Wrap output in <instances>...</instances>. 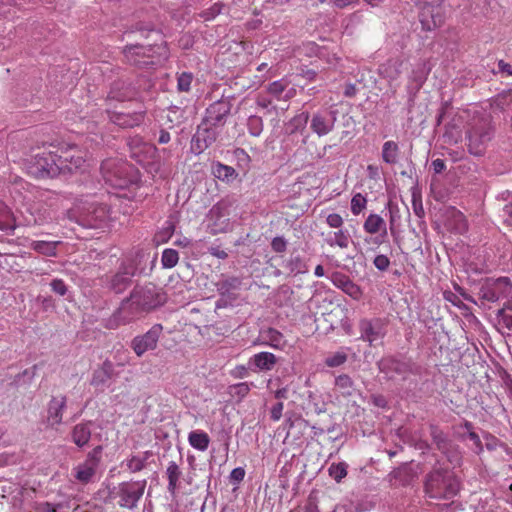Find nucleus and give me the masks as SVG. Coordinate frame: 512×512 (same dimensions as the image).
<instances>
[{"mask_svg": "<svg viewBox=\"0 0 512 512\" xmlns=\"http://www.w3.org/2000/svg\"><path fill=\"white\" fill-rule=\"evenodd\" d=\"M166 294L162 288L148 283L143 286H136L132 290L130 297L121 303V306L115 311L109 319L107 327L116 329L121 325L132 322L140 313H148L165 304Z\"/></svg>", "mask_w": 512, "mask_h": 512, "instance_id": "obj_1", "label": "nucleus"}, {"mask_svg": "<svg viewBox=\"0 0 512 512\" xmlns=\"http://www.w3.org/2000/svg\"><path fill=\"white\" fill-rule=\"evenodd\" d=\"M101 172L106 184L115 189H136L139 187L138 170L119 158H109L102 162Z\"/></svg>", "mask_w": 512, "mask_h": 512, "instance_id": "obj_2", "label": "nucleus"}, {"mask_svg": "<svg viewBox=\"0 0 512 512\" xmlns=\"http://www.w3.org/2000/svg\"><path fill=\"white\" fill-rule=\"evenodd\" d=\"M126 63L138 68H148L159 65L168 58V50L164 43L143 45L128 44L123 49Z\"/></svg>", "mask_w": 512, "mask_h": 512, "instance_id": "obj_3", "label": "nucleus"}, {"mask_svg": "<svg viewBox=\"0 0 512 512\" xmlns=\"http://www.w3.org/2000/svg\"><path fill=\"white\" fill-rule=\"evenodd\" d=\"M68 218L87 228H102L110 220L106 204L80 201L67 213Z\"/></svg>", "mask_w": 512, "mask_h": 512, "instance_id": "obj_4", "label": "nucleus"}, {"mask_svg": "<svg viewBox=\"0 0 512 512\" xmlns=\"http://www.w3.org/2000/svg\"><path fill=\"white\" fill-rule=\"evenodd\" d=\"M491 140V127L489 119L474 114L467 123L466 141L468 151L475 156L482 155Z\"/></svg>", "mask_w": 512, "mask_h": 512, "instance_id": "obj_5", "label": "nucleus"}, {"mask_svg": "<svg viewBox=\"0 0 512 512\" xmlns=\"http://www.w3.org/2000/svg\"><path fill=\"white\" fill-rule=\"evenodd\" d=\"M426 494L433 499H450L459 491V482L448 472H431L425 483Z\"/></svg>", "mask_w": 512, "mask_h": 512, "instance_id": "obj_6", "label": "nucleus"}, {"mask_svg": "<svg viewBox=\"0 0 512 512\" xmlns=\"http://www.w3.org/2000/svg\"><path fill=\"white\" fill-rule=\"evenodd\" d=\"M61 164L58 161V151H43L34 156L28 166V172L35 178H54L61 174Z\"/></svg>", "mask_w": 512, "mask_h": 512, "instance_id": "obj_7", "label": "nucleus"}, {"mask_svg": "<svg viewBox=\"0 0 512 512\" xmlns=\"http://www.w3.org/2000/svg\"><path fill=\"white\" fill-rule=\"evenodd\" d=\"M61 174L81 170L86 163V152L76 145H62L57 148Z\"/></svg>", "mask_w": 512, "mask_h": 512, "instance_id": "obj_8", "label": "nucleus"}, {"mask_svg": "<svg viewBox=\"0 0 512 512\" xmlns=\"http://www.w3.org/2000/svg\"><path fill=\"white\" fill-rule=\"evenodd\" d=\"M420 9V20L424 28L432 30L443 23L441 5L443 0H414Z\"/></svg>", "mask_w": 512, "mask_h": 512, "instance_id": "obj_9", "label": "nucleus"}, {"mask_svg": "<svg viewBox=\"0 0 512 512\" xmlns=\"http://www.w3.org/2000/svg\"><path fill=\"white\" fill-rule=\"evenodd\" d=\"M162 332L163 326L161 324H154L146 333L135 336L132 339L131 349L138 357L143 356L147 351L155 350Z\"/></svg>", "mask_w": 512, "mask_h": 512, "instance_id": "obj_10", "label": "nucleus"}, {"mask_svg": "<svg viewBox=\"0 0 512 512\" xmlns=\"http://www.w3.org/2000/svg\"><path fill=\"white\" fill-rule=\"evenodd\" d=\"M232 202L222 199L212 206L209 211V220L211 221V230L214 234L226 232L230 227V209Z\"/></svg>", "mask_w": 512, "mask_h": 512, "instance_id": "obj_11", "label": "nucleus"}, {"mask_svg": "<svg viewBox=\"0 0 512 512\" xmlns=\"http://www.w3.org/2000/svg\"><path fill=\"white\" fill-rule=\"evenodd\" d=\"M145 488V481L124 483L119 490V504L122 507L133 508L142 497Z\"/></svg>", "mask_w": 512, "mask_h": 512, "instance_id": "obj_12", "label": "nucleus"}, {"mask_svg": "<svg viewBox=\"0 0 512 512\" xmlns=\"http://www.w3.org/2000/svg\"><path fill=\"white\" fill-rule=\"evenodd\" d=\"M138 93V89L132 86L130 82L119 79L113 82L106 98V103L109 105L113 100L118 102L132 100L138 95Z\"/></svg>", "mask_w": 512, "mask_h": 512, "instance_id": "obj_13", "label": "nucleus"}, {"mask_svg": "<svg viewBox=\"0 0 512 512\" xmlns=\"http://www.w3.org/2000/svg\"><path fill=\"white\" fill-rule=\"evenodd\" d=\"M336 111L333 109V106L330 107V110L325 113H316L311 120V129L318 136H324L330 133L336 121Z\"/></svg>", "mask_w": 512, "mask_h": 512, "instance_id": "obj_14", "label": "nucleus"}, {"mask_svg": "<svg viewBox=\"0 0 512 512\" xmlns=\"http://www.w3.org/2000/svg\"><path fill=\"white\" fill-rule=\"evenodd\" d=\"M360 331L361 338L369 342L370 345H374L375 343L380 341L385 335L383 323L381 322L380 319L362 320L360 322Z\"/></svg>", "mask_w": 512, "mask_h": 512, "instance_id": "obj_15", "label": "nucleus"}, {"mask_svg": "<svg viewBox=\"0 0 512 512\" xmlns=\"http://www.w3.org/2000/svg\"><path fill=\"white\" fill-rule=\"evenodd\" d=\"M321 237L324 243L331 248L347 249L351 242V235L344 227L322 231Z\"/></svg>", "mask_w": 512, "mask_h": 512, "instance_id": "obj_16", "label": "nucleus"}, {"mask_svg": "<svg viewBox=\"0 0 512 512\" xmlns=\"http://www.w3.org/2000/svg\"><path fill=\"white\" fill-rule=\"evenodd\" d=\"M286 343L284 335L274 328L261 330L258 338L253 342L254 345L269 346L276 350H283Z\"/></svg>", "mask_w": 512, "mask_h": 512, "instance_id": "obj_17", "label": "nucleus"}, {"mask_svg": "<svg viewBox=\"0 0 512 512\" xmlns=\"http://www.w3.org/2000/svg\"><path fill=\"white\" fill-rule=\"evenodd\" d=\"M106 112L109 115V119L116 125L122 128H133L140 125L145 116V112H133V113H118L111 111L109 107L106 108Z\"/></svg>", "mask_w": 512, "mask_h": 512, "instance_id": "obj_18", "label": "nucleus"}, {"mask_svg": "<svg viewBox=\"0 0 512 512\" xmlns=\"http://www.w3.org/2000/svg\"><path fill=\"white\" fill-rule=\"evenodd\" d=\"M332 283L344 293L354 300H360L363 291L356 283H354L347 275L336 272L331 276Z\"/></svg>", "mask_w": 512, "mask_h": 512, "instance_id": "obj_19", "label": "nucleus"}, {"mask_svg": "<svg viewBox=\"0 0 512 512\" xmlns=\"http://www.w3.org/2000/svg\"><path fill=\"white\" fill-rule=\"evenodd\" d=\"M135 268L132 265L122 264L116 274H114L110 281V287L116 293H121L126 290L134 276Z\"/></svg>", "mask_w": 512, "mask_h": 512, "instance_id": "obj_20", "label": "nucleus"}, {"mask_svg": "<svg viewBox=\"0 0 512 512\" xmlns=\"http://www.w3.org/2000/svg\"><path fill=\"white\" fill-rule=\"evenodd\" d=\"M66 402L67 399L64 395L52 397L50 400L47 409V421L51 426L62 423Z\"/></svg>", "mask_w": 512, "mask_h": 512, "instance_id": "obj_21", "label": "nucleus"}, {"mask_svg": "<svg viewBox=\"0 0 512 512\" xmlns=\"http://www.w3.org/2000/svg\"><path fill=\"white\" fill-rule=\"evenodd\" d=\"M230 111L225 101H218L211 104L206 110L205 121L210 126L221 124Z\"/></svg>", "mask_w": 512, "mask_h": 512, "instance_id": "obj_22", "label": "nucleus"}, {"mask_svg": "<svg viewBox=\"0 0 512 512\" xmlns=\"http://www.w3.org/2000/svg\"><path fill=\"white\" fill-rule=\"evenodd\" d=\"M363 230L369 235H375L379 232L387 234L386 222L379 214L370 213L363 223Z\"/></svg>", "mask_w": 512, "mask_h": 512, "instance_id": "obj_23", "label": "nucleus"}, {"mask_svg": "<svg viewBox=\"0 0 512 512\" xmlns=\"http://www.w3.org/2000/svg\"><path fill=\"white\" fill-rule=\"evenodd\" d=\"M289 86V82L286 79H280L270 83L267 87V91L277 100H289L295 94V89L288 90L285 95L283 93L286 91Z\"/></svg>", "mask_w": 512, "mask_h": 512, "instance_id": "obj_24", "label": "nucleus"}, {"mask_svg": "<svg viewBox=\"0 0 512 512\" xmlns=\"http://www.w3.org/2000/svg\"><path fill=\"white\" fill-rule=\"evenodd\" d=\"M251 362L259 370L270 371L277 363V358L271 352H259L251 358Z\"/></svg>", "mask_w": 512, "mask_h": 512, "instance_id": "obj_25", "label": "nucleus"}, {"mask_svg": "<svg viewBox=\"0 0 512 512\" xmlns=\"http://www.w3.org/2000/svg\"><path fill=\"white\" fill-rule=\"evenodd\" d=\"M504 286L506 288L510 287V281L506 277H502L497 279L491 287H486L482 289V297L489 301V302H495L499 299V289Z\"/></svg>", "mask_w": 512, "mask_h": 512, "instance_id": "obj_26", "label": "nucleus"}, {"mask_svg": "<svg viewBox=\"0 0 512 512\" xmlns=\"http://www.w3.org/2000/svg\"><path fill=\"white\" fill-rule=\"evenodd\" d=\"M72 441L78 447H84L91 438V430L87 424H77L71 432Z\"/></svg>", "mask_w": 512, "mask_h": 512, "instance_id": "obj_27", "label": "nucleus"}, {"mask_svg": "<svg viewBox=\"0 0 512 512\" xmlns=\"http://www.w3.org/2000/svg\"><path fill=\"white\" fill-rule=\"evenodd\" d=\"M189 444L199 451H205L208 449L210 444L209 435L200 430L191 431L188 435Z\"/></svg>", "mask_w": 512, "mask_h": 512, "instance_id": "obj_28", "label": "nucleus"}, {"mask_svg": "<svg viewBox=\"0 0 512 512\" xmlns=\"http://www.w3.org/2000/svg\"><path fill=\"white\" fill-rule=\"evenodd\" d=\"M97 467L94 464L88 463L84 461L74 468L75 470V478L83 483H89L96 473Z\"/></svg>", "mask_w": 512, "mask_h": 512, "instance_id": "obj_29", "label": "nucleus"}, {"mask_svg": "<svg viewBox=\"0 0 512 512\" xmlns=\"http://www.w3.org/2000/svg\"><path fill=\"white\" fill-rule=\"evenodd\" d=\"M382 160L387 164H396L399 157V146L395 141H386L382 146Z\"/></svg>", "mask_w": 512, "mask_h": 512, "instance_id": "obj_30", "label": "nucleus"}, {"mask_svg": "<svg viewBox=\"0 0 512 512\" xmlns=\"http://www.w3.org/2000/svg\"><path fill=\"white\" fill-rule=\"evenodd\" d=\"M59 241H32L30 247L45 256H56V248Z\"/></svg>", "mask_w": 512, "mask_h": 512, "instance_id": "obj_31", "label": "nucleus"}, {"mask_svg": "<svg viewBox=\"0 0 512 512\" xmlns=\"http://www.w3.org/2000/svg\"><path fill=\"white\" fill-rule=\"evenodd\" d=\"M335 387L344 397L353 395L354 382L350 376L346 374L339 375L335 380Z\"/></svg>", "mask_w": 512, "mask_h": 512, "instance_id": "obj_32", "label": "nucleus"}, {"mask_svg": "<svg viewBox=\"0 0 512 512\" xmlns=\"http://www.w3.org/2000/svg\"><path fill=\"white\" fill-rule=\"evenodd\" d=\"M168 478V491L172 494L175 493L178 488V481L181 476V470L175 462H170L166 470Z\"/></svg>", "mask_w": 512, "mask_h": 512, "instance_id": "obj_33", "label": "nucleus"}, {"mask_svg": "<svg viewBox=\"0 0 512 512\" xmlns=\"http://www.w3.org/2000/svg\"><path fill=\"white\" fill-rule=\"evenodd\" d=\"M449 227L460 234L466 232L468 229V224L464 214L458 210L453 209L451 211Z\"/></svg>", "mask_w": 512, "mask_h": 512, "instance_id": "obj_34", "label": "nucleus"}, {"mask_svg": "<svg viewBox=\"0 0 512 512\" xmlns=\"http://www.w3.org/2000/svg\"><path fill=\"white\" fill-rule=\"evenodd\" d=\"M403 62L400 60H391L388 61L385 65L381 67V74L388 78L390 81H393L398 78L401 74V67Z\"/></svg>", "mask_w": 512, "mask_h": 512, "instance_id": "obj_35", "label": "nucleus"}, {"mask_svg": "<svg viewBox=\"0 0 512 512\" xmlns=\"http://www.w3.org/2000/svg\"><path fill=\"white\" fill-rule=\"evenodd\" d=\"M215 177L222 181H229L236 176L235 169L221 163H217L213 169Z\"/></svg>", "mask_w": 512, "mask_h": 512, "instance_id": "obj_36", "label": "nucleus"}, {"mask_svg": "<svg viewBox=\"0 0 512 512\" xmlns=\"http://www.w3.org/2000/svg\"><path fill=\"white\" fill-rule=\"evenodd\" d=\"M329 475L337 482L340 483L343 478L347 476V464L344 462L333 463L328 469Z\"/></svg>", "mask_w": 512, "mask_h": 512, "instance_id": "obj_37", "label": "nucleus"}, {"mask_svg": "<svg viewBox=\"0 0 512 512\" xmlns=\"http://www.w3.org/2000/svg\"><path fill=\"white\" fill-rule=\"evenodd\" d=\"M367 206V199L361 193H356L351 199V212L353 215L357 216L361 214Z\"/></svg>", "mask_w": 512, "mask_h": 512, "instance_id": "obj_38", "label": "nucleus"}, {"mask_svg": "<svg viewBox=\"0 0 512 512\" xmlns=\"http://www.w3.org/2000/svg\"><path fill=\"white\" fill-rule=\"evenodd\" d=\"M194 76L191 72H182L177 75V90L179 92H189Z\"/></svg>", "mask_w": 512, "mask_h": 512, "instance_id": "obj_39", "label": "nucleus"}, {"mask_svg": "<svg viewBox=\"0 0 512 512\" xmlns=\"http://www.w3.org/2000/svg\"><path fill=\"white\" fill-rule=\"evenodd\" d=\"M348 359V356L345 351L340 350L337 351L325 359V365L331 368L339 367L343 365Z\"/></svg>", "mask_w": 512, "mask_h": 512, "instance_id": "obj_40", "label": "nucleus"}, {"mask_svg": "<svg viewBox=\"0 0 512 512\" xmlns=\"http://www.w3.org/2000/svg\"><path fill=\"white\" fill-rule=\"evenodd\" d=\"M179 260V254L174 249H165L162 253L161 262L165 268H173Z\"/></svg>", "mask_w": 512, "mask_h": 512, "instance_id": "obj_41", "label": "nucleus"}, {"mask_svg": "<svg viewBox=\"0 0 512 512\" xmlns=\"http://www.w3.org/2000/svg\"><path fill=\"white\" fill-rule=\"evenodd\" d=\"M387 234H384V232H379L378 234L370 235L364 239L365 244L371 246L372 250H376L379 248L383 243L386 242Z\"/></svg>", "mask_w": 512, "mask_h": 512, "instance_id": "obj_42", "label": "nucleus"}, {"mask_svg": "<svg viewBox=\"0 0 512 512\" xmlns=\"http://www.w3.org/2000/svg\"><path fill=\"white\" fill-rule=\"evenodd\" d=\"M252 49L253 45L249 41H234L229 47V50L232 51L235 55H239L243 52L251 53Z\"/></svg>", "mask_w": 512, "mask_h": 512, "instance_id": "obj_43", "label": "nucleus"}, {"mask_svg": "<svg viewBox=\"0 0 512 512\" xmlns=\"http://www.w3.org/2000/svg\"><path fill=\"white\" fill-rule=\"evenodd\" d=\"M325 222L331 229L341 228L344 225L343 217L336 212L328 213L325 216Z\"/></svg>", "mask_w": 512, "mask_h": 512, "instance_id": "obj_44", "label": "nucleus"}, {"mask_svg": "<svg viewBox=\"0 0 512 512\" xmlns=\"http://www.w3.org/2000/svg\"><path fill=\"white\" fill-rule=\"evenodd\" d=\"M146 458H140L138 456H132L127 461V467L131 472L141 471L145 466Z\"/></svg>", "mask_w": 512, "mask_h": 512, "instance_id": "obj_45", "label": "nucleus"}, {"mask_svg": "<svg viewBox=\"0 0 512 512\" xmlns=\"http://www.w3.org/2000/svg\"><path fill=\"white\" fill-rule=\"evenodd\" d=\"M389 229L391 235L395 236L397 231V220L399 219L398 210L395 207L390 206L389 207Z\"/></svg>", "mask_w": 512, "mask_h": 512, "instance_id": "obj_46", "label": "nucleus"}, {"mask_svg": "<svg viewBox=\"0 0 512 512\" xmlns=\"http://www.w3.org/2000/svg\"><path fill=\"white\" fill-rule=\"evenodd\" d=\"M102 453V446H96L92 451H90L87 455L86 462L94 464L98 467Z\"/></svg>", "mask_w": 512, "mask_h": 512, "instance_id": "obj_47", "label": "nucleus"}, {"mask_svg": "<svg viewBox=\"0 0 512 512\" xmlns=\"http://www.w3.org/2000/svg\"><path fill=\"white\" fill-rule=\"evenodd\" d=\"M375 267L380 271H385L389 268L390 260L386 255L380 254L374 258Z\"/></svg>", "mask_w": 512, "mask_h": 512, "instance_id": "obj_48", "label": "nucleus"}, {"mask_svg": "<svg viewBox=\"0 0 512 512\" xmlns=\"http://www.w3.org/2000/svg\"><path fill=\"white\" fill-rule=\"evenodd\" d=\"M249 126L251 134L254 136H258L262 130V120L260 117H251L249 120Z\"/></svg>", "mask_w": 512, "mask_h": 512, "instance_id": "obj_49", "label": "nucleus"}, {"mask_svg": "<svg viewBox=\"0 0 512 512\" xmlns=\"http://www.w3.org/2000/svg\"><path fill=\"white\" fill-rule=\"evenodd\" d=\"M50 285L52 290L61 296H64L67 292V287L62 279H54Z\"/></svg>", "mask_w": 512, "mask_h": 512, "instance_id": "obj_50", "label": "nucleus"}, {"mask_svg": "<svg viewBox=\"0 0 512 512\" xmlns=\"http://www.w3.org/2000/svg\"><path fill=\"white\" fill-rule=\"evenodd\" d=\"M273 251L282 253L286 250L287 243L282 237H275L271 242Z\"/></svg>", "mask_w": 512, "mask_h": 512, "instance_id": "obj_51", "label": "nucleus"}, {"mask_svg": "<svg viewBox=\"0 0 512 512\" xmlns=\"http://www.w3.org/2000/svg\"><path fill=\"white\" fill-rule=\"evenodd\" d=\"M233 389H234V394L241 398L245 397L250 391V387L246 382H242V383H238V384L234 385Z\"/></svg>", "mask_w": 512, "mask_h": 512, "instance_id": "obj_52", "label": "nucleus"}, {"mask_svg": "<svg viewBox=\"0 0 512 512\" xmlns=\"http://www.w3.org/2000/svg\"><path fill=\"white\" fill-rule=\"evenodd\" d=\"M283 408H284V406H283L282 402H277L275 405H273V407L271 408V412H270V417L273 421L280 420V418L282 416Z\"/></svg>", "mask_w": 512, "mask_h": 512, "instance_id": "obj_53", "label": "nucleus"}, {"mask_svg": "<svg viewBox=\"0 0 512 512\" xmlns=\"http://www.w3.org/2000/svg\"><path fill=\"white\" fill-rule=\"evenodd\" d=\"M502 217L506 224L512 226V198L509 203H507L502 209Z\"/></svg>", "mask_w": 512, "mask_h": 512, "instance_id": "obj_54", "label": "nucleus"}, {"mask_svg": "<svg viewBox=\"0 0 512 512\" xmlns=\"http://www.w3.org/2000/svg\"><path fill=\"white\" fill-rule=\"evenodd\" d=\"M381 169L378 165L369 164L367 166V175L370 179L377 180L380 178Z\"/></svg>", "mask_w": 512, "mask_h": 512, "instance_id": "obj_55", "label": "nucleus"}, {"mask_svg": "<svg viewBox=\"0 0 512 512\" xmlns=\"http://www.w3.org/2000/svg\"><path fill=\"white\" fill-rule=\"evenodd\" d=\"M221 8H222V5L215 4L214 6H212L209 9V11L203 12L202 16L204 17L205 20L213 19L216 15L220 14Z\"/></svg>", "mask_w": 512, "mask_h": 512, "instance_id": "obj_56", "label": "nucleus"}, {"mask_svg": "<svg viewBox=\"0 0 512 512\" xmlns=\"http://www.w3.org/2000/svg\"><path fill=\"white\" fill-rule=\"evenodd\" d=\"M35 512H56V507L48 502H41L35 505Z\"/></svg>", "mask_w": 512, "mask_h": 512, "instance_id": "obj_57", "label": "nucleus"}, {"mask_svg": "<svg viewBox=\"0 0 512 512\" xmlns=\"http://www.w3.org/2000/svg\"><path fill=\"white\" fill-rule=\"evenodd\" d=\"M245 477V470L241 467L234 468L231 471L230 478L235 482H241Z\"/></svg>", "mask_w": 512, "mask_h": 512, "instance_id": "obj_58", "label": "nucleus"}, {"mask_svg": "<svg viewBox=\"0 0 512 512\" xmlns=\"http://www.w3.org/2000/svg\"><path fill=\"white\" fill-rule=\"evenodd\" d=\"M290 265H291V268H290L291 272H296V273L304 272V269H303L304 265L299 257L292 259L290 261Z\"/></svg>", "mask_w": 512, "mask_h": 512, "instance_id": "obj_59", "label": "nucleus"}, {"mask_svg": "<svg viewBox=\"0 0 512 512\" xmlns=\"http://www.w3.org/2000/svg\"><path fill=\"white\" fill-rule=\"evenodd\" d=\"M498 69L501 73L506 74L507 76H512V65L504 60L498 61Z\"/></svg>", "mask_w": 512, "mask_h": 512, "instance_id": "obj_60", "label": "nucleus"}, {"mask_svg": "<svg viewBox=\"0 0 512 512\" xmlns=\"http://www.w3.org/2000/svg\"><path fill=\"white\" fill-rule=\"evenodd\" d=\"M432 168L436 174H439L446 169V164L444 160L438 158L432 161Z\"/></svg>", "mask_w": 512, "mask_h": 512, "instance_id": "obj_61", "label": "nucleus"}, {"mask_svg": "<svg viewBox=\"0 0 512 512\" xmlns=\"http://www.w3.org/2000/svg\"><path fill=\"white\" fill-rule=\"evenodd\" d=\"M170 139H171L170 133L168 131L162 129L160 131L158 142L160 144H166L170 141Z\"/></svg>", "mask_w": 512, "mask_h": 512, "instance_id": "obj_62", "label": "nucleus"}, {"mask_svg": "<svg viewBox=\"0 0 512 512\" xmlns=\"http://www.w3.org/2000/svg\"><path fill=\"white\" fill-rule=\"evenodd\" d=\"M373 403L381 408H384L387 404L386 399L381 395H375L373 396Z\"/></svg>", "mask_w": 512, "mask_h": 512, "instance_id": "obj_63", "label": "nucleus"}, {"mask_svg": "<svg viewBox=\"0 0 512 512\" xmlns=\"http://www.w3.org/2000/svg\"><path fill=\"white\" fill-rule=\"evenodd\" d=\"M211 254L220 259H225L228 256V254L224 250H221L219 248H212Z\"/></svg>", "mask_w": 512, "mask_h": 512, "instance_id": "obj_64", "label": "nucleus"}]
</instances>
